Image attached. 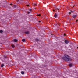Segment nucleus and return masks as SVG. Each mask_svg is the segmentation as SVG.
I'll use <instances>...</instances> for the list:
<instances>
[{"label":"nucleus","mask_w":78,"mask_h":78,"mask_svg":"<svg viewBox=\"0 0 78 78\" xmlns=\"http://www.w3.org/2000/svg\"><path fill=\"white\" fill-rule=\"evenodd\" d=\"M63 59L66 61H69L71 60L70 57L66 55H64V57H63Z\"/></svg>","instance_id":"obj_1"},{"label":"nucleus","mask_w":78,"mask_h":78,"mask_svg":"<svg viewBox=\"0 0 78 78\" xmlns=\"http://www.w3.org/2000/svg\"><path fill=\"white\" fill-rule=\"evenodd\" d=\"M77 16L76 15H74L72 16V17L73 18H75V17H76Z\"/></svg>","instance_id":"obj_2"},{"label":"nucleus","mask_w":78,"mask_h":78,"mask_svg":"<svg viewBox=\"0 0 78 78\" xmlns=\"http://www.w3.org/2000/svg\"><path fill=\"white\" fill-rule=\"evenodd\" d=\"M65 42L66 44H68V43H69V41L67 40H65Z\"/></svg>","instance_id":"obj_3"},{"label":"nucleus","mask_w":78,"mask_h":78,"mask_svg":"<svg viewBox=\"0 0 78 78\" xmlns=\"http://www.w3.org/2000/svg\"><path fill=\"white\" fill-rule=\"evenodd\" d=\"M57 17V15L56 14V13H55L54 15V17L56 18Z\"/></svg>","instance_id":"obj_4"},{"label":"nucleus","mask_w":78,"mask_h":78,"mask_svg":"<svg viewBox=\"0 0 78 78\" xmlns=\"http://www.w3.org/2000/svg\"><path fill=\"white\" fill-rule=\"evenodd\" d=\"M25 34H29V31H26L25 32Z\"/></svg>","instance_id":"obj_5"},{"label":"nucleus","mask_w":78,"mask_h":78,"mask_svg":"<svg viewBox=\"0 0 78 78\" xmlns=\"http://www.w3.org/2000/svg\"><path fill=\"white\" fill-rule=\"evenodd\" d=\"M18 40L17 39H15L14 40V42H17Z\"/></svg>","instance_id":"obj_6"},{"label":"nucleus","mask_w":78,"mask_h":78,"mask_svg":"<svg viewBox=\"0 0 78 78\" xmlns=\"http://www.w3.org/2000/svg\"><path fill=\"white\" fill-rule=\"evenodd\" d=\"M21 73L22 75H23V74H24V72L23 71H21Z\"/></svg>","instance_id":"obj_7"},{"label":"nucleus","mask_w":78,"mask_h":78,"mask_svg":"<svg viewBox=\"0 0 78 78\" xmlns=\"http://www.w3.org/2000/svg\"><path fill=\"white\" fill-rule=\"evenodd\" d=\"M69 66H70V67H72V63H70L69 64Z\"/></svg>","instance_id":"obj_8"},{"label":"nucleus","mask_w":78,"mask_h":78,"mask_svg":"<svg viewBox=\"0 0 78 78\" xmlns=\"http://www.w3.org/2000/svg\"><path fill=\"white\" fill-rule=\"evenodd\" d=\"M22 41H23V42H25V39H23L22 40Z\"/></svg>","instance_id":"obj_9"},{"label":"nucleus","mask_w":78,"mask_h":78,"mask_svg":"<svg viewBox=\"0 0 78 78\" xmlns=\"http://www.w3.org/2000/svg\"><path fill=\"white\" fill-rule=\"evenodd\" d=\"M3 66H4V64H2L1 65V67H3Z\"/></svg>","instance_id":"obj_10"},{"label":"nucleus","mask_w":78,"mask_h":78,"mask_svg":"<svg viewBox=\"0 0 78 78\" xmlns=\"http://www.w3.org/2000/svg\"><path fill=\"white\" fill-rule=\"evenodd\" d=\"M34 5L35 6H37V4H34Z\"/></svg>","instance_id":"obj_11"},{"label":"nucleus","mask_w":78,"mask_h":78,"mask_svg":"<svg viewBox=\"0 0 78 78\" xmlns=\"http://www.w3.org/2000/svg\"><path fill=\"white\" fill-rule=\"evenodd\" d=\"M2 32H3V30H0V33H2Z\"/></svg>","instance_id":"obj_12"},{"label":"nucleus","mask_w":78,"mask_h":78,"mask_svg":"<svg viewBox=\"0 0 78 78\" xmlns=\"http://www.w3.org/2000/svg\"><path fill=\"white\" fill-rule=\"evenodd\" d=\"M12 47H14V46L13 45H12Z\"/></svg>","instance_id":"obj_13"},{"label":"nucleus","mask_w":78,"mask_h":78,"mask_svg":"<svg viewBox=\"0 0 78 78\" xmlns=\"http://www.w3.org/2000/svg\"><path fill=\"white\" fill-rule=\"evenodd\" d=\"M14 8H16V5H14Z\"/></svg>","instance_id":"obj_14"},{"label":"nucleus","mask_w":78,"mask_h":78,"mask_svg":"<svg viewBox=\"0 0 78 78\" xmlns=\"http://www.w3.org/2000/svg\"><path fill=\"white\" fill-rule=\"evenodd\" d=\"M38 16H41V15L40 14L38 15Z\"/></svg>","instance_id":"obj_15"},{"label":"nucleus","mask_w":78,"mask_h":78,"mask_svg":"<svg viewBox=\"0 0 78 78\" xmlns=\"http://www.w3.org/2000/svg\"><path fill=\"white\" fill-rule=\"evenodd\" d=\"M56 9H59L58 8H57Z\"/></svg>","instance_id":"obj_16"},{"label":"nucleus","mask_w":78,"mask_h":78,"mask_svg":"<svg viewBox=\"0 0 78 78\" xmlns=\"http://www.w3.org/2000/svg\"><path fill=\"white\" fill-rule=\"evenodd\" d=\"M28 14H30V12H28Z\"/></svg>","instance_id":"obj_17"},{"label":"nucleus","mask_w":78,"mask_h":78,"mask_svg":"<svg viewBox=\"0 0 78 78\" xmlns=\"http://www.w3.org/2000/svg\"><path fill=\"white\" fill-rule=\"evenodd\" d=\"M19 0H16V1H17V2H19Z\"/></svg>","instance_id":"obj_18"},{"label":"nucleus","mask_w":78,"mask_h":78,"mask_svg":"<svg viewBox=\"0 0 78 78\" xmlns=\"http://www.w3.org/2000/svg\"><path fill=\"white\" fill-rule=\"evenodd\" d=\"M31 9H30V11H31Z\"/></svg>","instance_id":"obj_19"},{"label":"nucleus","mask_w":78,"mask_h":78,"mask_svg":"<svg viewBox=\"0 0 78 78\" xmlns=\"http://www.w3.org/2000/svg\"><path fill=\"white\" fill-rule=\"evenodd\" d=\"M71 12H73V11H71Z\"/></svg>","instance_id":"obj_20"},{"label":"nucleus","mask_w":78,"mask_h":78,"mask_svg":"<svg viewBox=\"0 0 78 78\" xmlns=\"http://www.w3.org/2000/svg\"><path fill=\"white\" fill-rule=\"evenodd\" d=\"M64 36H66V34H64Z\"/></svg>","instance_id":"obj_21"},{"label":"nucleus","mask_w":78,"mask_h":78,"mask_svg":"<svg viewBox=\"0 0 78 78\" xmlns=\"http://www.w3.org/2000/svg\"><path fill=\"white\" fill-rule=\"evenodd\" d=\"M71 14V13L69 12V14Z\"/></svg>","instance_id":"obj_22"},{"label":"nucleus","mask_w":78,"mask_h":78,"mask_svg":"<svg viewBox=\"0 0 78 78\" xmlns=\"http://www.w3.org/2000/svg\"><path fill=\"white\" fill-rule=\"evenodd\" d=\"M36 40H37V41H38V40L37 39H36Z\"/></svg>","instance_id":"obj_23"},{"label":"nucleus","mask_w":78,"mask_h":78,"mask_svg":"<svg viewBox=\"0 0 78 78\" xmlns=\"http://www.w3.org/2000/svg\"><path fill=\"white\" fill-rule=\"evenodd\" d=\"M76 22H77V21H78V20H76Z\"/></svg>","instance_id":"obj_24"},{"label":"nucleus","mask_w":78,"mask_h":78,"mask_svg":"<svg viewBox=\"0 0 78 78\" xmlns=\"http://www.w3.org/2000/svg\"><path fill=\"white\" fill-rule=\"evenodd\" d=\"M29 6L28 5H27V6Z\"/></svg>","instance_id":"obj_25"},{"label":"nucleus","mask_w":78,"mask_h":78,"mask_svg":"<svg viewBox=\"0 0 78 78\" xmlns=\"http://www.w3.org/2000/svg\"><path fill=\"white\" fill-rule=\"evenodd\" d=\"M12 5V4H10V5Z\"/></svg>","instance_id":"obj_26"},{"label":"nucleus","mask_w":78,"mask_h":78,"mask_svg":"<svg viewBox=\"0 0 78 78\" xmlns=\"http://www.w3.org/2000/svg\"><path fill=\"white\" fill-rule=\"evenodd\" d=\"M53 11H55V10H53Z\"/></svg>","instance_id":"obj_27"}]
</instances>
